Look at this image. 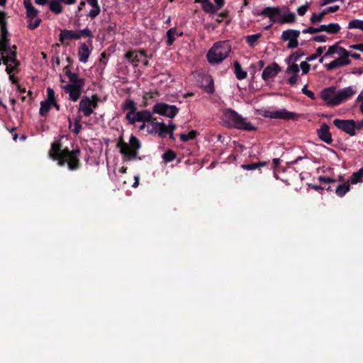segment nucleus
I'll return each instance as SVG.
<instances>
[{"label": "nucleus", "mask_w": 363, "mask_h": 363, "mask_svg": "<svg viewBox=\"0 0 363 363\" xmlns=\"http://www.w3.org/2000/svg\"><path fill=\"white\" fill-rule=\"evenodd\" d=\"M123 108L126 111L125 118L130 124H135L136 121H148L152 118V113L147 110L136 111L135 104L133 100H126L123 105Z\"/></svg>", "instance_id": "obj_4"}, {"label": "nucleus", "mask_w": 363, "mask_h": 363, "mask_svg": "<svg viewBox=\"0 0 363 363\" xmlns=\"http://www.w3.org/2000/svg\"><path fill=\"white\" fill-rule=\"evenodd\" d=\"M260 37V33L250 35L246 37V41L250 47H252L257 43Z\"/></svg>", "instance_id": "obj_35"}, {"label": "nucleus", "mask_w": 363, "mask_h": 363, "mask_svg": "<svg viewBox=\"0 0 363 363\" xmlns=\"http://www.w3.org/2000/svg\"><path fill=\"white\" fill-rule=\"evenodd\" d=\"M356 101H363V89L359 94L358 96L357 97Z\"/></svg>", "instance_id": "obj_57"}, {"label": "nucleus", "mask_w": 363, "mask_h": 363, "mask_svg": "<svg viewBox=\"0 0 363 363\" xmlns=\"http://www.w3.org/2000/svg\"><path fill=\"white\" fill-rule=\"evenodd\" d=\"M300 33L298 30H286L282 32L281 38L283 41L288 42L287 48L294 49L298 46V39Z\"/></svg>", "instance_id": "obj_11"}, {"label": "nucleus", "mask_w": 363, "mask_h": 363, "mask_svg": "<svg viewBox=\"0 0 363 363\" xmlns=\"http://www.w3.org/2000/svg\"><path fill=\"white\" fill-rule=\"evenodd\" d=\"M235 74L237 79L242 80L247 77V72L243 70L238 62H234Z\"/></svg>", "instance_id": "obj_29"}, {"label": "nucleus", "mask_w": 363, "mask_h": 363, "mask_svg": "<svg viewBox=\"0 0 363 363\" xmlns=\"http://www.w3.org/2000/svg\"><path fill=\"white\" fill-rule=\"evenodd\" d=\"M138 185H139V176L135 175V176H134V183L133 184L132 186L133 188H136L138 186Z\"/></svg>", "instance_id": "obj_52"}, {"label": "nucleus", "mask_w": 363, "mask_h": 363, "mask_svg": "<svg viewBox=\"0 0 363 363\" xmlns=\"http://www.w3.org/2000/svg\"><path fill=\"white\" fill-rule=\"evenodd\" d=\"M326 15L325 12L324 11V10L320 12V13H313L311 18H310V21H311V23L313 25H315L320 22H321L323 18H324V16Z\"/></svg>", "instance_id": "obj_34"}, {"label": "nucleus", "mask_w": 363, "mask_h": 363, "mask_svg": "<svg viewBox=\"0 0 363 363\" xmlns=\"http://www.w3.org/2000/svg\"><path fill=\"white\" fill-rule=\"evenodd\" d=\"M299 66L296 63H291L287 67L286 73L289 76L287 82L290 85L293 86L299 82Z\"/></svg>", "instance_id": "obj_18"}, {"label": "nucleus", "mask_w": 363, "mask_h": 363, "mask_svg": "<svg viewBox=\"0 0 363 363\" xmlns=\"http://www.w3.org/2000/svg\"><path fill=\"white\" fill-rule=\"evenodd\" d=\"M167 133H168L169 131H172V132H173V131L174 130V129L176 128V125H175L174 124H173V123H169V124L167 126Z\"/></svg>", "instance_id": "obj_54"}, {"label": "nucleus", "mask_w": 363, "mask_h": 363, "mask_svg": "<svg viewBox=\"0 0 363 363\" xmlns=\"http://www.w3.org/2000/svg\"><path fill=\"white\" fill-rule=\"evenodd\" d=\"M350 48L358 50V44L352 45L350 46Z\"/></svg>", "instance_id": "obj_61"}, {"label": "nucleus", "mask_w": 363, "mask_h": 363, "mask_svg": "<svg viewBox=\"0 0 363 363\" xmlns=\"http://www.w3.org/2000/svg\"><path fill=\"white\" fill-rule=\"evenodd\" d=\"M203 10L206 13H215L216 9L213 4L208 0L201 5Z\"/></svg>", "instance_id": "obj_37"}, {"label": "nucleus", "mask_w": 363, "mask_h": 363, "mask_svg": "<svg viewBox=\"0 0 363 363\" xmlns=\"http://www.w3.org/2000/svg\"><path fill=\"white\" fill-rule=\"evenodd\" d=\"M225 118L228 124L235 128L244 130H255L256 127L233 110H228L225 113Z\"/></svg>", "instance_id": "obj_6"}, {"label": "nucleus", "mask_w": 363, "mask_h": 363, "mask_svg": "<svg viewBox=\"0 0 363 363\" xmlns=\"http://www.w3.org/2000/svg\"><path fill=\"white\" fill-rule=\"evenodd\" d=\"M147 133L164 138L167 134V128L163 123L155 122L151 120L150 122H148Z\"/></svg>", "instance_id": "obj_16"}, {"label": "nucleus", "mask_w": 363, "mask_h": 363, "mask_svg": "<svg viewBox=\"0 0 363 363\" xmlns=\"http://www.w3.org/2000/svg\"><path fill=\"white\" fill-rule=\"evenodd\" d=\"M309 8V4L308 3H306L305 4L299 6L298 9H297V13L299 16H303L306 14V13L307 12L308 9Z\"/></svg>", "instance_id": "obj_41"}, {"label": "nucleus", "mask_w": 363, "mask_h": 363, "mask_svg": "<svg viewBox=\"0 0 363 363\" xmlns=\"http://www.w3.org/2000/svg\"><path fill=\"white\" fill-rule=\"evenodd\" d=\"M126 170H127L126 167H122L121 168H120L119 172L121 174H125L126 172Z\"/></svg>", "instance_id": "obj_60"}, {"label": "nucleus", "mask_w": 363, "mask_h": 363, "mask_svg": "<svg viewBox=\"0 0 363 363\" xmlns=\"http://www.w3.org/2000/svg\"><path fill=\"white\" fill-rule=\"evenodd\" d=\"M359 110L363 113V102L359 106Z\"/></svg>", "instance_id": "obj_64"}, {"label": "nucleus", "mask_w": 363, "mask_h": 363, "mask_svg": "<svg viewBox=\"0 0 363 363\" xmlns=\"http://www.w3.org/2000/svg\"><path fill=\"white\" fill-rule=\"evenodd\" d=\"M69 128L71 132L75 134H79L82 128V125L81 124V118H77L74 122H72L69 120Z\"/></svg>", "instance_id": "obj_28"}, {"label": "nucleus", "mask_w": 363, "mask_h": 363, "mask_svg": "<svg viewBox=\"0 0 363 363\" xmlns=\"http://www.w3.org/2000/svg\"><path fill=\"white\" fill-rule=\"evenodd\" d=\"M152 111L155 113L169 118H174L178 113V108L175 106L164 103L156 104L154 106Z\"/></svg>", "instance_id": "obj_12"}, {"label": "nucleus", "mask_w": 363, "mask_h": 363, "mask_svg": "<svg viewBox=\"0 0 363 363\" xmlns=\"http://www.w3.org/2000/svg\"><path fill=\"white\" fill-rule=\"evenodd\" d=\"M230 49V45L228 42H218L215 43L207 54L208 62L211 64L222 62L227 57Z\"/></svg>", "instance_id": "obj_5"}, {"label": "nucleus", "mask_w": 363, "mask_h": 363, "mask_svg": "<svg viewBox=\"0 0 363 363\" xmlns=\"http://www.w3.org/2000/svg\"><path fill=\"white\" fill-rule=\"evenodd\" d=\"M318 135L321 140L327 144H330L333 142L332 135L329 130V126L326 124H323L318 130Z\"/></svg>", "instance_id": "obj_22"}, {"label": "nucleus", "mask_w": 363, "mask_h": 363, "mask_svg": "<svg viewBox=\"0 0 363 363\" xmlns=\"http://www.w3.org/2000/svg\"><path fill=\"white\" fill-rule=\"evenodd\" d=\"M257 16H264L269 18L271 24L266 27L269 28L272 23H294L296 20V15L291 12L286 7H266L260 12L255 13Z\"/></svg>", "instance_id": "obj_3"}, {"label": "nucleus", "mask_w": 363, "mask_h": 363, "mask_svg": "<svg viewBox=\"0 0 363 363\" xmlns=\"http://www.w3.org/2000/svg\"><path fill=\"white\" fill-rule=\"evenodd\" d=\"M23 5L26 9H29L32 11V7H33V6L32 5L30 0H23Z\"/></svg>", "instance_id": "obj_50"}, {"label": "nucleus", "mask_w": 363, "mask_h": 363, "mask_svg": "<svg viewBox=\"0 0 363 363\" xmlns=\"http://www.w3.org/2000/svg\"><path fill=\"white\" fill-rule=\"evenodd\" d=\"M350 190L349 182H345L341 185H339L336 188V194L338 196L342 197Z\"/></svg>", "instance_id": "obj_31"}, {"label": "nucleus", "mask_w": 363, "mask_h": 363, "mask_svg": "<svg viewBox=\"0 0 363 363\" xmlns=\"http://www.w3.org/2000/svg\"><path fill=\"white\" fill-rule=\"evenodd\" d=\"M140 146L139 140L134 135L130 137L128 143L123 142L118 143L121 153L128 160L137 157L138 150L140 148Z\"/></svg>", "instance_id": "obj_7"}, {"label": "nucleus", "mask_w": 363, "mask_h": 363, "mask_svg": "<svg viewBox=\"0 0 363 363\" xmlns=\"http://www.w3.org/2000/svg\"><path fill=\"white\" fill-rule=\"evenodd\" d=\"M35 2L38 5L43 6L46 4L48 2L49 3V0H35Z\"/></svg>", "instance_id": "obj_55"}, {"label": "nucleus", "mask_w": 363, "mask_h": 363, "mask_svg": "<svg viewBox=\"0 0 363 363\" xmlns=\"http://www.w3.org/2000/svg\"><path fill=\"white\" fill-rule=\"evenodd\" d=\"M61 1L67 5L74 4L76 2L75 0H61Z\"/></svg>", "instance_id": "obj_56"}, {"label": "nucleus", "mask_w": 363, "mask_h": 363, "mask_svg": "<svg viewBox=\"0 0 363 363\" xmlns=\"http://www.w3.org/2000/svg\"><path fill=\"white\" fill-rule=\"evenodd\" d=\"M100 12V8L96 0H92V18L97 16Z\"/></svg>", "instance_id": "obj_40"}, {"label": "nucleus", "mask_w": 363, "mask_h": 363, "mask_svg": "<svg viewBox=\"0 0 363 363\" xmlns=\"http://www.w3.org/2000/svg\"><path fill=\"white\" fill-rule=\"evenodd\" d=\"M273 162L274 163L275 166H277L280 162V159L275 158L273 160Z\"/></svg>", "instance_id": "obj_59"}, {"label": "nucleus", "mask_w": 363, "mask_h": 363, "mask_svg": "<svg viewBox=\"0 0 363 363\" xmlns=\"http://www.w3.org/2000/svg\"><path fill=\"white\" fill-rule=\"evenodd\" d=\"M83 35L89 36L90 31L88 29L79 30H64L60 33V40L61 42H64L65 40L79 39Z\"/></svg>", "instance_id": "obj_15"}, {"label": "nucleus", "mask_w": 363, "mask_h": 363, "mask_svg": "<svg viewBox=\"0 0 363 363\" xmlns=\"http://www.w3.org/2000/svg\"><path fill=\"white\" fill-rule=\"evenodd\" d=\"M340 9V6H337V5H335V6H329L328 8H326L324 11L325 12V13H333V12H335L337 11V10H339Z\"/></svg>", "instance_id": "obj_46"}, {"label": "nucleus", "mask_w": 363, "mask_h": 363, "mask_svg": "<svg viewBox=\"0 0 363 363\" xmlns=\"http://www.w3.org/2000/svg\"><path fill=\"white\" fill-rule=\"evenodd\" d=\"M6 3V0H0V6H4Z\"/></svg>", "instance_id": "obj_63"}, {"label": "nucleus", "mask_w": 363, "mask_h": 363, "mask_svg": "<svg viewBox=\"0 0 363 363\" xmlns=\"http://www.w3.org/2000/svg\"><path fill=\"white\" fill-rule=\"evenodd\" d=\"M326 50V46L318 47L315 52L306 57L307 61H313L319 57V60L323 57L321 56L324 51Z\"/></svg>", "instance_id": "obj_32"}, {"label": "nucleus", "mask_w": 363, "mask_h": 363, "mask_svg": "<svg viewBox=\"0 0 363 363\" xmlns=\"http://www.w3.org/2000/svg\"><path fill=\"white\" fill-rule=\"evenodd\" d=\"M302 32L303 33H311V34L317 33H318V26L317 27H309V28H305L303 30Z\"/></svg>", "instance_id": "obj_45"}, {"label": "nucleus", "mask_w": 363, "mask_h": 363, "mask_svg": "<svg viewBox=\"0 0 363 363\" xmlns=\"http://www.w3.org/2000/svg\"><path fill=\"white\" fill-rule=\"evenodd\" d=\"M266 162H258V163H254L251 164H243L242 167L244 169L247 170H254L259 167H263L266 165Z\"/></svg>", "instance_id": "obj_38"}, {"label": "nucleus", "mask_w": 363, "mask_h": 363, "mask_svg": "<svg viewBox=\"0 0 363 363\" xmlns=\"http://www.w3.org/2000/svg\"><path fill=\"white\" fill-rule=\"evenodd\" d=\"M350 57L359 59L360 55L350 52L337 43L327 48V51L320 59L319 62L323 63L325 59L333 58L330 62L324 65L328 70H333L350 65L351 63Z\"/></svg>", "instance_id": "obj_1"}, {"label": "nucleus", "mask_w": 363, "mask_h": 363, "mask_svg": "<svg viewBox=\"0 0 363 363\" xmlns=\"http://www.w3.org/2000/svg\"><path fill=\"white\" fill-rule=\"evenodd\" d=\"M321 99L329 106L340 105L338 89L335 86L324 89L320 93Z\"/></svg>", "instance_id": "obj_9"}, {"label": "nucleus", "mask_w": 363, "mask_h": 363, "mask_svg": "<svg viewBox=\"0 0 363 363\" xmlns=\"http://www.w3.org/2000/svg\"><path fill=\"white\" fill-rule=\"evenodd\" d=\"M49 9L55 14H60L62 12L61 0H50Z\"/></svg>", "instance_id": "obj_27"}, {"label": "nucleus", "mask_w": 363, "mask_h": 363, "mask_svg": "<svg viewBox=\"0 0 363 363\" xmlns=\"http://www.w3.org/2000/svg\"><path fill=\"white\" fill-rule=\"evenodd\" d=\"M89 55L90 52L88 46L85 43L82 44L78 50L79 60L84 63L88 62Z\"/></svg>", "instance_id": "obj_26"}, {"label": "nucleus", "mask_w": 363, "mask_h": 363, "mask_svg": "<svg viewBox=\"0 0 363 363\" xmlns=\"http://www.w3.org/2000/svg\"><path fill=\"white\" fill-rule=\"evenodd\" d=\"M268 116L272 118L277 119H291L296 116V113L288 111L285 108H281L269 112Z\"/></svg>", "instance_id": "obj_21"}, {"label": "nucleus", "mask_w": 363, "mask_h": 363, "mask_svg": "<svg viewBox=\"0 0 363 363\" xmlns=\"http://www.w3.org/2000/svg\"><path fill=\"white\" fill-rule=\"evenodd\" d=\"M152 119V118H150L148 121H136V122H141L142 123V124L138 126V130H143L145 129L146 131H147L148 122H150V121Z\"/></svg>", "instance_id": "obj_44"}, {"label": "nucleus", "mask_w": 363, "mask_h": 363, "mask_svg": "<svg viewBox=\"0 0 363 363\" xmlns=\"http://www.w3.org/2000/svg\"><path fill=\"white\" fill-rule=\"evenodd\" d=\"M26 10V17L28 18V28L33 30L38 27L41 23V19L38 16L39 11L33 6L32 11L29 9Z\"/></svg>", "instance_id": "obj_17"}, {"label": "nucleus", "mask_w": 363, "mask_h": 363, "mask_svg": "<svg viewBox=\"0 0 363 363\" xmlns=\"http://www.w3.org/2000/svg\"><path fill=\"white\" fill-rule=\"evenodd\" d=\"M363 178V167L361 168L359 171L354 172L351 178H350V182L353 184H356L360 182H362V179Z\"/></svg>", "instance_id": "obj_33"}, {"label": "nucleus", "mask_w": 363, "mask_h": 363, "mask_svg": "<svg viewBox=\"0 0 363 363\" xmlns=\"http://www.w3.org/2000/svg\"><path fill=\"white\" fill-rule=\"evenodd\" d=\"M52 106H55L57 110H59V105L55 101V91L49 87L47 89V99L40 103V115L42 116H45Z\"/></svg>", "instance_id": "obj_10"}, {"label": "nucleus", "mask_w": 363, "mask_h": 363, "mask_svg": "<svg viewBox=\"0 0 363 363\" xmlns=\"http://www.w3.org/2000/svg\"><path fill=\"white\" fill-rule=\"evenodd\" d=\"M347 28L350 30H359L363 32V20L353 19L348 23Z\"/></svg>", "instance_id": "obj_30"}, {"label": "nucleus", "mask_w": 363, "mask_h": 363, "mask_svg": "<svg viewBox=\"0 0 363 363\" xmlns=\"http://www.w3.org/2000/svg\"><path fill=\"white\" fill-rule=\"evenodd\" d=\"M334 125L340 130L344 131L350 136L356 135L355 121L335 119L333 121Z\"/></svg>", "instance_id": "obj_13"}, {"label": "nucleus", "mask_w": 363, "mask_h": 363, "mask_svg": "<svg viewBox=\"0 0 363 363\" xmlns=\"http://www.w3.org/2000/svg\"><path fill=\"white\" fill-rule=\"evenodd\" d=\"M125 57L130 61L135 66L142 64L145 67L148 65V58L144 51L128 52Z\"/></svg>", "instance_id": "obj_14"}, {"label": "nucleus", "mask_w": 363, "mask_h": 363, "mask_svg": "<svg viewBox=\"0 0 363 363\" xmlns=\"http://www.w3.org/2000/svg\"><path fill=\"white\" fill-rule=\"evenodd\" d=\"M308 62L309 61H307V60L306 59V61L301 62L300 68L301 69L302 74H306L309 72L311 69V65L308 64Z\"/></svg>", "instance_id": "obj_39"}, {"label": "nucleus", "mask_w": 363, "mask_h": 363, "mask_svg": "<svg viewBox=\"0 0 363 363\" xmlns=\"http://www.w3.org/2000/svg\"><path fill=\"white\" fill-rule=\"evenodd\" d=\"M182 35L183 32L178 30L176 28H172L168 30L166 33L167 45H172L176 38L182 36Z\"/></svg>", "instance_id": "obj_25"}, {"label": "nucleus", "mask_w": 363, "mask_h": 363, "mask_svg": "<svg viewBox=\"0 0 363 363\" xmlns=\"http://www.w3.org/2000/svg\"><path fill=\"white\" fill-rule=\"evenodd\" d=\"M214 2L218 9H220L224 4V0H214Z\"/></svg>", "instance_id": "obj_53"}, {"label": "nucleus", "mask_w": 363, "mask_h": 363, "mask_svg": "<svg viewBox=\"0 0 363 363\" xmlns=\"http://www.w3.org/2000/svg\"><path fill=\"white\" fill-rule=\"evenodd\" d=\"M206 81L209 83L208 86L206 87V91L208 93H212L213 91V79L210 77H207Z\"/></svg>", "instance_id": "obj_47"}, {"label": "nucleus", "mask_w": 363, "mask_h": 363, "mask_svg": "<svg viewBox=\"0 0 363 363\" xmlns=\"http://www.w3.org/2000/svg\"><path fill=\"white\" fill-rule=\"evenodd\" d=\"M197 132L196 130H191L189 133H182L179 135L180 140L183 142H186L189 140L194 139L196 136Z\"/></svg>", "instance_id": "obj_36"}, {"label": "nucleus", "mask_w": 363, "mask_h": 363, "mask_svg": "<svg viewBox=\"0 0 363 363\" xmlns=\"http://www.w3.org/2000/svg\"><path fill=\"white\" fill-rule=\"evenodd\" d=\"M322 180L326 183H330V182H333V180L329 177H324L322 179Z\"/></svg>", "instance_id": "obj_58"}, {"label": "nucleus", "mask_w": 363, "mask_h": 363, "mask_svg": "<svg viewBox=\"0 0 363 363\" xmlns=\"http://www.w3.org/2000/svg\"><path fill=\"white\" fill-rule=\"evenodd\" d=\"M69 80L71 84H69L63 87L66 93L69 94V98L72 101H76L79 98L81 94V89L83 82L80 79H77L74 74H69Z\"/></svg>", "instance_id": "obj_8"}, {"label": "nucleus", "mask_w": 363, "mask_h": 363, "mask_svg": "<svg viewBox=\"0 0 363 363\" xmlns=\"http://www.w3.org/2000/svg\"><path fill=\"white\" fill-rule=\"evenodd\" d=\"M303 53H300L299 52H294L290 57V58L294 61L298 60L301 56H303Z\"/></svg>", "instance_id": "obj_49"}, {"label": "nucleus", "mask_w": 363, "mask_h": 363, "mask_svg": "<svg viewBox=\"0 0 363 363\" xmlns=\"http://www.w3.org/2000/svg\"><path fill=\"white\" fill-rule=\"evenodd\" d=\"M176 155L172 151H167L163 155V159L166 162L172 161L175 158Z\"/></svg>", "instance_id": "obj_42"}, {"label": "nucleus", "mask_w": 363, "mask_h": 363, "mask_svg": "<svg viewBox=\"0 0 363 363\" xmlns=\"http://www.w3.org/2000/svg\"><path fill=\"white\" fill-rule=\"evenodd\" d=\"M358 50L363 52V43L358 44Z\"/></svg>", "instance_id": "obj_62"}, {"label": "nucleus", "mask_w": 363, "mask_h": 363, "mask_svg": "<svg viewBox=\"0 0 363 363\" xmlns=\"http://www.w3.org/2000/svg\"><path fill=\"white\" fill-rule=\"evenodd\" d=\"M357 91V89L354 85L338 89L340 104L352 97Z\"/></svg>", "instance_id": "obj_20"}, {"label": "nucleus", "mask_w": 363, "mask_h": 363, "mask_svg": "<svg viewBox=\"0 0 363 363\" xmlns=\"http://www.w3.org/2000/svg\"><path fill=\"white\" fill-rule=\"evenodd\" d=\"M313 39L314 41L320 43H323L326 41V37L322 35H316Z\"/></svg>", "instance_id": "obj_48"}, {"label": "nucleus", "mask_w": 363, "mask_h": 363, "mask_svg": "<svg viewBox=\"0 0 363 363\" xmlns=\"http://www.w3.org/2000/svg\"><path fill=\"white\" fill-rule=\"evenodd\" d=\"M318 33L325 32L328 34L334 35L337 34L340 30V26L338 23H329L328 25L323 24L318 26Z\"/></svg>", "instance_id": "obj_23"}, {"label": "nucleus", "mask_w": 363, "mask_h": 363, "mask_svg": "<svg viewBox=\"0 0 363 363\" xmlns=\"http://www.w3.org/2000/svg\"><path fill=\"white\" fill-rule=\"evenodd\" d=\"M79 111L85 116L91 115V99L88 97H84L81 100L79 106Z\"/></svg>", "instance_id": "obj_24"}, {"label": "nucleus", "mask_w": 363, "mask_h": 363, "mask_svg": "<svg viewBox=\"0 0 363 363\" xmlns=\"http://www.w3.org/2000/svg\"><path fill=\"white\" fill-rule=\"evenodd\" d=\"M52 143L50 156L58 162L60 165L67 164L69 169H75L78 164V156L79 150L78 149L69 150L67 147H63V140Z\"/></svg>", "instance_id": "obj_2"}, {"label": "nucleus", "mask_w": 363, "mask_h": 363, "mask_svg": "<svg viewBox=\"0 0 363 363\" xmlns=\"http://www.w3.org/2000/svg\"><path fill=\"white\" fill-rule=\"evenodd\" d=\"M363 128V119L359 121H355V129L359 130Z\"/></svg>", "instance_id": "obj_51"}, {"label": "nucleus", "mask_w": 363, "mask_h": 363, "mask_svg": "<svg viewBox=\"0 0 363 363\" xmlns=\"http://www.w3.org/2000/svg\"><path fill=\"white\" fill-rule=\"evenodd\" d=\"M302 92L303 94H304L305 95H306L308 97H309L310 99H315V94L314 93L311 91V90H308L307 89V85H305L303 88H302Z\"/></svg>", "instance_id": "obj_43"}, {"label": "nucleus", "mask_w": 363, "mask_h": 363, "mask_svg": "<svg viewBox=\"0 0 363 363\" xmlns=\"http://www.w3.org/2000/svg\"><path fill=\"white\" fill-rule=\"evenodd\" d=\"M279 72V66L277 63H272L264 69L262 77L264 81H268L275 77Z\"/></svg>", "instance_id": "obj_19"}]
</instances>
